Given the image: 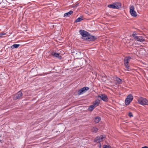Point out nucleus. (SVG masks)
Listing matches in <instances>:
<instances>
[{
    "mask_svg": "<svg viewBox=\"0 0 148 148\" xmlns=\"http://www.w3.org/2000/svg\"><path fill=\"white\" fill-rule=\"evenodd\" d=\"M137 100L138 103L142 105H148V100L145 98L140 97Z\"/></svg>",
    "mask_w": 148,
    "mask_h": 148,
    "instance_id": "nucleus-1",
    "label": "nucleus"
},
{
    "mask_svg": "<svg viewBox=\"0 0 148 148\" xmlns=\"http://www.w3.org/2000/svg\"><path fill=\"white\" fill-rule=\"evenodd\" d=\"M108 7L111 8L118 9L121 7V4L119 2L115 3L113 4L108 5Z\"/></svg>",
    "mask_w": 148,
    "mask_h": 148,
    "instance_id": "nucleus-2",
    "label": "nucleus"
},
{
    "mask_svg": "<svg viewBox=\"0 0 148 148\" xmlns=\"http://www.w3.org/2000/svg\"><path fill=\"white\" fill-rule=\"evenodd\" d=\"M131 59V58L129 56L125 57L124 60V65L128 71H129L130 69L129 63Z\"/></svg>",
    "mask_w": 148,
    "mask_h": 148,
    "instance_id": "nucleus-3",
    "label": "nucleus"
},
{
    "mask_svg": "<svg viewBox=\"0 0 148 148\" xmlns=\"http://www.w3.org/2000/svg\"><path fill=\"white\" fill-rule=\"evenodd\" d=\"M106 137V136L104 135L97 136L95 139L94 141L95 143H100L103 141Z\"/></svg>",
    "mask_w": 148,
    "mask_h": 148,
    "instance_id": "nucleus-4",
    "label": "nucleus"
},
{
    "mask_svg": "<svg viewBox=\"0 0 148 148\" xmlns=\"http://www.w3.org/2000/svg\"><path fill=\"white\" fill-rule=\"evenodd\" d=\"M133 97L132 95L130 94L128 95L125 99V103L126 106L128 105L132 101Z\"/></svg>",
    "mask_w": 148,
    "mask_h": 148,
    "instance_id": "nucleus-5",
    "label": "nucleus"
},
{
    "mask_svg": "<svg viewBox=\"0 0 148 148\" xmlns=\"http://www.w3.org/2000/svg\"><path fill=\"white\" fill-rule=\"evenodd\" d=\"M23 93L21 91H20L14 95L13 99L14 100L21 99Z\"/></svg>",
    "mask_w": 148,
    "mask_h": 148,
    "instance_id": "nucleus-6",
    "label": "nucleus"
},
{
    "mask_svg": "<svg viewBox=\"0 0 148 148\" xmlns=\"http://www.w3.org/2000/svg\"><path fill=\"white\" fill-rule=\"evenodd\" d=\"M89 89V88L88 87H83L78 90L77 94L78 95H80L84 93L86 91Z\"/></svg>",
    "mask_w": 148,
    "mask_h": 148,
    "instance_id": "nucleus-7",
    "label": "nucleus"
},
{
    "mask_svg": "<svg viewBox=\"0 0 148 148\" xmlns=\"http://www.w3.org/2000/svg\"><path fill=\"white\" fill-rule=\"evenodd\" d=\"M97 39V38L96 37L90 35V34H89V35H88V36L85 38V40L87 41H93Z\"/></svg>",
    "mask_w": 148,
    "mask_h": 148,
    "instance_id": "nucleus-8",
    "label": "nucleus"
},
{
    "mask_svg": "<svg viewBox=\"0 0 148 148\" xmlns=\"http://www.w3.org/2000/svg\"><path fill=\"white\" fill-rule=\"evenodd\" d=\"M134 9L133 5L131 6L130 7V12L132 16L136 17L137 16V14L136 12L134 10Z\"/></svg>",
    "mask_w": 148,
    "mask_h": 148,
    "instance_id": "nucleus-9",
    "label": "nucleus"
},
{
    "mask_svg": "<svg viewBox=\"0 0 148 148\" xmlns=\"http://www.w3.org/2000/svg\"><path fill=\"white\" fill-rule=\"evenodd\" d=\"M98 97L100 98L102 100L104 101H108V99L107 96L105 94H101L98 96Z\"/></svg>",
    "mask_w": 148,
    "mask_h": 148,
    "instance_id": "nucleus-10",
    "label": "nucleus"
},
{
    "mask_svg": "<svg viewBox=\"0 0 148 148\" xmlns=\"http://www.w3.org/2000/svg\"><path fill=\"white\" fill-rule=\"evenodd\" d=\"M79 33L81 35L84 37L86 38L88 35H89V33L84 30H80L79 31Z\"/></svg>",
    "mask_w": 148,
    "mask_h": 148,
    "instance_id": "nucleus-11",
    "label": "nucleus"
},
{
    "mask_svg": "<svg viewBox=\"0 0 148 148\" xmlns=\"http://www.w3.org/2000/svg\"><path fill=\"white\" fill-rule=\"evenodd\" d=\"M135 40L138 41L140 42L144 41L145 40L143 36H137L135 39Z\"/></svg>",
    "mask_w": 148,
    "mask_h": 148,
    "instance_id": "nucleus-12",
    "label": "nucleus"
},
{
    "mask_svg": "<svg viewBox=\"0 0 148 148\" xmlns=\"http://www.w3.org/2000/svg\"><path fill=\"white\" fill-rule=\"evenodd\" d=\"M51 54L53 56L56 57L58 58H61V56H60L59 53H56L54 51L52 52H51Z\"/></svg>",
    "mask_w": 148,
    "mask_h": 148,
    "instance_id": "nucleus-13",
    "label": "nucleus"
},
{
    "mask_svg": "<svg viewBox=\"0 0 148 148\" xmlns=\"http://www.w3.org/2000/svg\"><path fill=\"white\" fill-rule=\"evenodd\" d=\"M99 99H97L95 101L93 102V105L95 107H96L99 105Z\"/></svg>",
    "mask_w": 148,
    "mask_h": 148,
    "instance_id": "nucleus-14",
    "label": "nucleus"
},
{
    "mask_svg": "<svg viewBox=\"0 0 148 148\" xmlns=\"http://www.w3.org/2000/svg\"><path fill=\"white\" fill-rule=\"evenodd\" d=\"M72 11H70L69 12L66 13L64 14V16H69L73 13Z\"/></svg>",
    "mask_w": 148,
    "mask_h": 148,
    "instance_id": "nucleus-15",
    "label": "nucleus"
},
{
    "mask_svg": "<svg viewBox=\"0 0 148 148\" xmlns=\"http://www.w3.org/2000/svg\"><path fill=\"white\" fill-rule=\"evenodd\" d=\"M101 118L99 116H97L95 117L94 120V121L95 123H99L101 120Z\"/></svg>",
    "mask_w": 148,
    "mask_h": 148,
    "instance_id": "nucleus-16",
    "label": "nucleus"
},
{
    "mask_svg": "<svg viewBox=\"0 0 148 148\" xmlns=\"http://www.w3.org/2000/svg\"><path fill=\"white\" fill-rule=\"evenodd\" d=\"M82 16H80L78 17L77 19L75 20V22L76 23H77L83 20Z\"/></svg>",
    "mask_w": 148,
    "mask_h": 148,
    "instance_id": "nucleus-17",
    "label": "nucleus"
},
{
    "mask_svg": "<svg viewBox=\"0 0 148 148\" xmlns=\"http://www.w3.org/2000/svg\"><path fill=\"white\" fill-rule=\"evenodd\" d=\"M98 130V129L96 127H93L91 130L92 132L94 133H96Z\"/></svg>",
    "mask_w": 148,
    "mask_h": 148,
    "instance_id": "nucleus-18",
    "label": "nucleus"
},
{
    "mask_svg": "<svg viewBox=\"0 0 148 148\" xmlns=\"http://www.w3.org/2000/svg\"><path fill=\"white\" fill-rule=\"evenodd\" d=\"M19 46V44H14L11 46V48L12 49L16 48Z\"/></svg>",
    "mask_w": 148,
    "mask_h": 148,
    "instance_id": "nucleus-19",
    "label": "nucleus"
},
{
    "mask_svg": "<svg viewBox=\"0 0 148 148\" xmlns=\"http://www.w3.org/2000/svg\"><path fill=\"white\" fill-rule=\"evenodd\" d=\"M116 80L117 82V83L119 84H121V79L120 78L116 77Z\"/></svg>",
    "mask_w": 148,
    "mask_h": 148,
    "instance_id": "nucleus-20",
    "label": "nucleus"
},
{
    "mask_svg": "<svg viewBox=\"0 0 148 148\" xmlns=\"http://www.w3.org/2000/svg\"><path fill=\"white\" fill-rule=\"evenodd\" d=\"M95 107L92 105L90 106L89 108V109L90 111H92L94 109Z\"/></svg>",
    "mask_w": 148,
    "mask_h": 148,
    "instance_id": "nucleus-21",
    "label": "nucleus"
},
{
    "mask_svg": "<svg viewBox=\"0 0 148 148\" xmlns=\"http://www.w3.org/2000/svg\"><path fill=\"white\" fill-rule=\"evenodd\" d=\"M132 36L135 39L137 36H136V34L135 32H134L132 34Z\"/></svg>",
    "mask_w": 148,
    "mask_h": 148,
    "instance_id": "nucleus-22",
    "label": "nucleus"
},
{
    "mask_svg": "<svg viewBox=\"0 0 148 148\" xmlns=\"http://www.w3.org/2000/svg\"><path fill=\"white\" fill-rule=\"evenodd\" d=\"M103 148H110V147L109 146L104 145H103Z\"/></svg>",
    "mask_w": 148,
    "mask_h": 148,
    "instance_id": "nucleus-23",
    "label": "nucleus"
},
{
    "mask_svg": "<svg viewBox=\"0 0 148 148\" xmlns=\"http://www.w3.org/2000/svg\"><path fill=\"white\" fill-rule=\"evenodd\" d=\"M128 116L130 117L133 116V115L132 114V112H129L128 113Z\"/></svg>",
    "mask_w": 148,
    "mask_h": 148,
    "instance_id": "nucleus-24",
    "label": "nucleus"
},
{
    "mask_svg": "<svg viewBox=\"0 0 148 148\" xmlns=\"http://www.w3.org/2000/svg\"><path fill=\"white\" fill-rule=\"evenodd\" d=\"M5 33H0V35H5Z\"/></svg>",
    "mask_w": 148,
    "mask_h": 148,
    "instance_id": "nucleus-25",
    "label": "nucleus"
},
{
    "mask_svg": "<svg viewBox=\"0 0 148 148\" xmlns=\"http://www.w3.org/2000/svg\"><path fill=\"white\" fill-rule=\"evenodd\" d=\"M99 148H101V143H99Z\"/></svg>",
    "mask_w": 148,
    "mask_h": 148,
    "instance_id": "nucleus-26",
    "label": "nucleus"
},
{
    "mask_svg": "<svg viewBox=\"0 0 148 148\" xmlns=\"http://www.w3.org/2000/svg\"><path fill=\"white\" fill-rule=\"evenodd\" d=\"M141 148H148V147L145 146Z\"/></svg>",
    "mask_w": 148,
    "mask_h": 148,
    "instance_id": "nucleus-27",
    "label": "nucleus"
},
{
    "mask_svg": "<svg viewBox=\"0 0 148 148\" xmlns=\"http://www.w3.org/2000/svg\"><path fill=\"white\" fill-rule=\"evenodd\" d=\"M147 80H148V78H147Z\"/></svg>",
    "mask_w": 148,
    "mask_h": 148,
    "instance_id": "nucleus-28",
    "label": "nucleus"
}]
</instances>
